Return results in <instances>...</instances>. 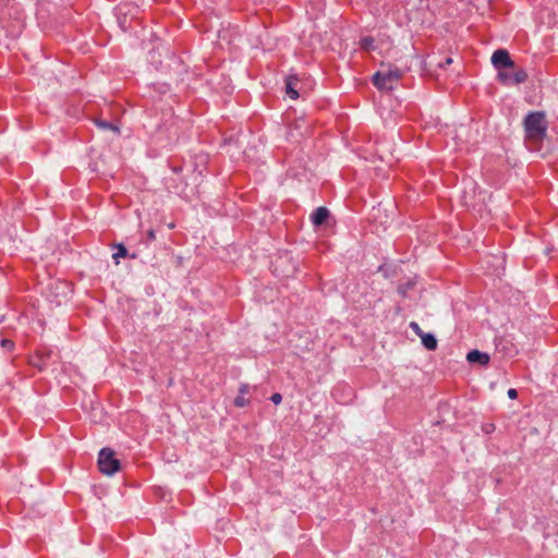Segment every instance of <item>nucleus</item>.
I'll return each instance as SVG.
<instances>
[{
  "instance_id": "1",
  "label": "nucleus",
  "mask_w": 558,
  "mask_h": 558,
  "mask_svg": "<svg viewBox=\"0 0 558 558\" xmlns=\"http://www.w3.org/2000/svg\"><path fill=\"white\" fill-rule=\"evenodd\" d=\"M525 134L529 140L538 142L546 134L547 125L545 116L541 112H531L524 119Z\"/></svg>"
},
{
  "instance_id": "2",
  "label": "nucleus",
  "mask_w": 558,
  "mask_h": 558,
  "mask_svg": "<svg viewBox=\"0 0 558 558\" xmlns=\"http://www.w3.org/2000/svg\"><path fill=\"white\" fill-rule=\"evenodd\" d=\"M402 76V72L398 68H389L386 71H378L373 75V84L379 90H392L399 80Z\"/></svg>"
},
{
  "instance_id": "3",
  "label": "nucleus",
  "mask_w": 558,
  "mask_h": 558,
  "mask_svg": "<svg viewBox=\"0 0 558 558\" xmlns=\"http://www.w3.org/2000/svg\"><path fill=\"white\" fill-rule=\"evenodd\" d=\"M99 471L106 475H113L120 470V461L114 457L110 448H102L98 454Z\"/></svg>"
},
{
  "instance_id": "4",
  "label": "nucleus",
  "mask_w": 558,
  "mask_h": 558,
  "mask_svg": "<svg viewBox=\"0 0 558 558\" xmlns=\"http://www.w3.org/2000/svg\"><path fill=\"white\" fill-rule=\"evenodd\" d=\"M492 63L498 71L514 68V62L506 49L496 50L492 56Z\"/></svg>"
},
{
  "instance_id": "5",
  "label": "nucleus",
  "mask_w": 558,
  "mask_h": 558,
  "mask_svg": "<svg viewBox=\"0 0 558 558\" xmlns=\"http://www.w3.org/2000/svg\"><path fill=\"white\" fill-rule=\"evenodd\" d=\"M498 78L502 84L515 85L525 82L527 78V73L523 69H520L514 73L499 71Z\"/></svg>"
},
{
  "instance_id": "6",
  "label": "nucleus",
  "mask_w": 558,
  "mask_h": 558,
  "mask_svg": "<svg viewBox=\"0 0 558 558\" xmlns=\"http://www.w3.org/2000/svg\"><path fill=\"white\" fill-rule=\"evenodd\" d=\"M466 360L471 364L487 365L489 363V355L478 350H472L466 354Z\"/></svg>"
},
{
  "instance_id": "7",
  "label": "nucleus",
  "mask_w": 558,
  "mask_h": 558,
  "mask_svg": "<svg viewBox=\"0 0 558 558\" xmlns=\"http://www.w3.org/2000/svg\"><path fill=\"white\" fill-rule=\"evenodd\" d=\"M329 216V210L326 207H318L311 216V220L315 226H322Z\"/></svg>"
},
{
  "instance_id": "8",
  "label": "nucleus",
  "mask_w": 558,
  "mask_h": 558,
  "mask_svg": "<svg viewBox=\"0 0 558 558\" xmlns=\"http://www.w3.org/2000/svg\"><path fill=\"white\" fill-rule=\"evenodd\" d=\"M421 340H422V344L427 349V350H435L437 348V339L436 337L433 335V333H423L421 335Z\"/></svg>"
},
{
  "instance_id": "9",
  "label": "nucleus",
  "mask_w": 558,
  "mask_h": 558,
  "mask_svg": "<svg viewBox=\"0 0 558 558\" xmlns=\"http://www.w3.org/2000/svg\"><path fill=\"white\" fill-rule=\"evenodd\" d=\"M95 123L96 125L104 130V131H112L114 132L116 134H119L120 133V130H119V126L113 124L112 122H108L106 120H101V119H96L95 120Z\"/></svg>"
},
{
  "instance_id": "10",
  "label": "nucleus",
  "mask_w": 558,
  "mask_h": 558,
  "mask_svg": "<svg viewBox=\"0 0 558 558\" xmlns=\"http://www.w3.org/2000/svg\"><path fill=\"white\" fill-rule=\"evenodd\" d=\"M375 39L371 36H365L360 40V47L365 51H371L375 48Z\"/></svg>"
},
{
  "instance_id": "11",
  "label": "nucleus",
  "mask_w": 558,
  "mask_h": 558,
  "mask_svg": "<svg viewBox=\"0 0 558 558\" xmlns=\"http://www.w3.org/2000/svg\"><path fill=\"white\" fill-rule=\"evenodd\" d=\"M286 92H287V95L291 99H296L299 97V93L295 90V88L293 86V80L292 78H288V81L286 83Z\"/></svg>"
},
{
  "instance_id": "12",
  "label": "nucleus",
  "mask_w": 558,
  "mask_h": 558,
  "mask_svg": "<svg viewBox=\"0 0 558 558\" xmlns=\"http://www.w3.org/2000/svg\"><path fill=\"white\" fill-rule=\"evenodd\" d=\"M117 248L118 251L112 255V258L116 259V263L118 264L120 257H125L128 255V250L122 244H119Z\"/></svg>"
},
{
  "instance_id": "13",
  "label": "nucleus",
  "mask_w": 558,
  "mask_h": 558,
  "mask_svg": "<svg viewBox=\"0 0 558 558\" xmlns=\"http://www.w3.org/2000/svg\"><path fill=\"white\" fill-rule=\"evenodd\" d=\"M234 404L238 407V408H243L245 405L248 404V399L245 398V396L243 395H239L235 399H234Z\"/></svg>"
},
{
  "instance_id": "14",
  "label": "nucleus",
  "mask_w": 558,
  "mask_h": 558,
  "mask_svg": "<svg viewBox=\"0 0 558 558\" xmlns=\"http://www.w3.org/2000/svg\"><path fill=\"white\" fill-rule=\"evenodd\" d=\"M410 328L418 336L424 333V331L421 329L420 325L416 322L410 323Z\"/></svg>"
},
{
  "instance_id": "15",
  "label": "nucleus",
  "mask_w": 558,
  "mask_h": 558,
  "mask_svg": "<svg viewBox=\"0 0 558 558\" xmlns=\"http://www.w3.org/2000/svg\"><path fill=\"white\" fill-rule=\"evenodd\" d=\"M270 400L275 403V404H279L281 401H282V397L280 393L276 392L274 393L271 397H270Z\"/></svg>"
},
{
  "instance_id": "16",
  "label": "nucleus",
  "mask_w": 558,
  "mask_h": 558,
  "mask_svg": "<svg viewBox=\"0 0 558 558\" xmlns=\"http://www.w3.org/2000/svg\"><path fill=\"white\" fill-rule=\"evenodd\" d=\"M286 262L284 257H279L275 262V271H278V268Z\"/></svg>"
},
{
  "instance_id": "17",
  "label": "nucleus",
  "mask_w": 558,
  "mask_h": 558,
  "mask_svg": "<svg viewBox=\"0 0 558 558\" xmlns=\"http://www.w3.org/2000/svg\"><path fill=\"white\" fill-rule=\"evenodd\" d=\"M1 345L3 348H8V349H11L13 347V342L9 339H2L1 340Z\"/></svg>"
},
{
  "instance_id": "18",
  "label": "nucleus",
  "mask_w": 558,
  "mask_h": 558,
  "mask_svg": "<svg viewBox=\"0 0 558 558\" xmlns=\"http://www.w3.org/2000/svg\"><path fill=\"white\" fill-rule=\"evenodd\" d=\"M507 395L510 399H515L518 397V391L514 388H510Z\"/></svg>"
},
{
  "instance_id": "19",
  "label": "nucleus",
  "mask_w": 558,
  "mask_h": 558,
  "mask_svg": "<svg viewBox=\"0 0 558 558\" xmlns=\"http://www.w3.org/2000/svg\"><path fill=\"white\" fill-rule=\"evenodd\" d=\"M248 390H250L248 385H242V386L240 387L239 395H243V396H245V395L248 392Z\"/></svg>"
},
{
  "instance_id": "20",
  "label": "nucleus",
  "mask_w": 558,
  "mask_h": 558,
  "mask_svg": "<svg viewBox=\"0 0 558 558\" xmlns=\"http://www.w3.org/2000/svg\"><path fill=\"white\" fill-rule=\"evenodd\" d=\"M294 266H291V269L290 270H287L286 272H282V276L283 277H290L291 275L294 274Z\"/></svg>"
},
{
  "instance_id": "21",
  "label": "nucleus",
  "mask_w": 558,
  "mask_h": 558,
  "mask_svg": "<svg viewBox=\"0 0 558 558\" xmlns=\"http://www.w3.org/2000/svg\"><path fill=\"white\" fill-rule=\"evenodd\" d=\"M147 234H148V239H149V240H154V239H155V232H154V230H149Z\"/></svg>"
},
{
  "instance_id": "22",
  "label": "nucleus",
  "mask_w": 558,
  "mask_h": 558,
  "mask_svg": "<svg viewBox=\"0 0 558 558\" xmlns=\"http://www.w3.org/2000/svg\"><path fill=\"white\" fill-rule=\"evenodd\" d=\"M450 63H452V59L451 58H447L445 63H440V66L448 65Z\"/></svg>"
},
{
  "instance_id": "23",
  "label": "nucleus",
  "mask_w": 558,
  "mask_h": 558,
  "mask_svg": "<svg viewBox=\"0 0 558 558\" xmlns=\"http://www.w3.org/2000/svg\"><path fill=\"white\" fill-rule=\"evenodd\" d=\"M421 5H427V0H421Z\"/></svg>"
},
{
  "instance_id": "24",
  "label": "nucleus",
  "mask_w": 558,
  "mask_h": 558,
  "mask_svg": "<svg viewBox=\"0 0 558 558\" xmlns=\"http://www.w3.org/2000/svg\"><path fill=\"white\" fill-rule=\"evenodd\" d=\"M492 429H493V425H489V427H487L485 430H486V433H489Z\"/></svg>"
},
{
  "instance_id": "25",
  "label": "nucleus",
  "mask_w": 558,
  "mask_h": 558,
  "mask_svg": "<svg viewBox=\"0 0 558 558\" xmlns=\"http://www.w3.org/2000/svg\"><path fill=\"white\" fill-rule=\"evenodd\" d=\"M2 320H3V317H0V324L2 323Z\"/></svg>"
}]
</instances>
